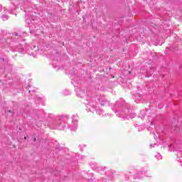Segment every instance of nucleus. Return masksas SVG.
I'll list each match as a JSON object with an SVG mask.
<instances>
[{"label":"nucleus","mask_w":182,"mask_h":182,"mask_svg":"<svg viewBox=\"0 0 182 182\" xmlns=\"http://www.w3.org/2000/svg\"><path fill=\"white\" fill-rule=\"evenodd\" d=\"M9 113H11V110H9Z\"/></svg>","instance_id":"nucleus-3"},{"label":"nucleus","mask_w":182,"mask_h":182,"mask_svg":"<svg viewBox=\"0 0 182 182\" xmlns=\"http://www.w3.org/2000/svg\"><path fill=\"white\" fill-rule=\"evenodd\" d=\"M33 140H34V141H36V138H34V139H33Z\"/></svg>","instance_id":"nucleus-1"},{"label":"nucleus","mask_w":182,"mask_h":182,"mask_svg":"<svg viewBox=\"0 0 182 182\" xmlns=\"http://www.w3.org/2000/svg\"><path fill=\"white\" fill-rule=\"evenodd\" d=\"M24 140H26V136H24Z\"/></svg>","instance_id":"nucleus-2"}]
</instances>
